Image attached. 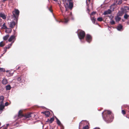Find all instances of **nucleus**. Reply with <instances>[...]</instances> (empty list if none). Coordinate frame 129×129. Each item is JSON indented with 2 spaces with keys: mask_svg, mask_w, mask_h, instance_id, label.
Masks as SVG:
<instances>
[{
  "mask_svg": "<svg viewBox=\"0 0 129 129\" xmlns=\"http://www.w3.org/2000/svg\"><path fill=\"white\" fill-rule=\"evenodd\" d=\"M15 24L16 23L14 21H12L10 22L9 26L11 28H13L14 27Z\"/></svg>",
  "mask_w": 129,
  "mask_h": 129,
  "instance_id": "nucleus-8",
  "label": "nucleus"
},
{
  "mask_svg": "<svg viewBox=\"0 0 129 129\" xmlns=\"http://www.w3.org/2000/svg\"><path fill=\"white\" fill-rule=\"evenodd\" d=\"M85 121V122H86V121H86V120H82V121H81V122H82V121Z\"/></svg>",
  "mask_w": 129,
  "mask_h": 129,
  "instance_id": "nucleus-47",
  "label": "nucleus"
},
{
  "mask_svg": "<svg viewBox=\"0 0 129 129\" xmlns=\"http://www.w3.org/2000/svg\"><path fill=\"white\" fill-rule=\"evenodd\" d=\"M81 123V122L80 123V124Z\"/></svg>",
  "mask_w": 129,
  "mask_h": 129,
  "instance_id": "nucleus-51",
  "label": "nucleus"
},
{
  "mask_svg": "<svg viewBox=\"0 0 129 129\" xmlns=\"http://www.w3.org/2000/svg\"><path fill=\"white\" fill-rule=\"evenodd\" d=\"M5 45L3 41H2L0 43V47H3Z\"/></svg>",
  "mask_w": 129,
  "mask_h": 129,
  "instance_id": "nucleus-26",
  "label": "nucleus"
},
{
  "mask_svg": "<svg viewBox=\"0 0 129 129\" xmlns=\"http://www.w3.org/2000/svg\"><path fill=\"white\" fill-rule=\"evenodd\" d=\"M12 43H12L10 44H9L8 45V46H6V49H9L12 46Z\"/></svg>",
  "mask_w": 129,
  "mask_h": 129,
  "instance_id": "nucleus-27",
  "label": "nucleus"
},
{
  "mask_svg": "<svg viewBox=\"0 0 129 129\" xmlns=\"http://www.w3.org/2000/svg\"><path fill=\"white\" fill-rule=\"evenodd\" d=\"M4 99V96H1L0 97V105H3V101Z\"/></svg>",
  "mask_w": 129,
  "mask_h": 129,
  "instance_id": "nucleus-11",
  "label": "nucleus"
},
{
  "mask_svg": "<svg viewBox=\"0 0 129 129\" xmlns=\"http://www.w3.org/2000/svg\"><path fill=\"white\" fill-rule=\"evenodd\" d=\"M32 114H33L32 113L29 112L24 115L23 117H25L26 118H29L31 117V115Z\"/></svg>",
  "mask_w": 129,
  "mask_h": 129,
  "instance_id": "nucleus-7",
  "label": "nucleus"
},
{
  "mask_svg": "<svg viewBox=\"0 0 129 129\" xmlns=\"http://www.w3.org/2000/svg\"><path fill=\"white\" fill-rule=\"evenodd\" d=\"M0 17L4 19H5L6 18V15L4 13H0Z\"/></svg>",
  "mask_w": 129,
  "mask_h": 129,
  "instance_id": "nucleus-9",
  "label": "nucleus"
},
{
  "mask_svg": "<svg viewBox=\"0 0 129 129\" xmlns=\"http://www.w3.org/2000/svg\"><path fill=\"white\" fill-rule=\"evenodd\" d=\"M8 30H6V32L7 33H10L12 31V29L10 28L8 29Z\"/></svg>",
  "mask_w": 129,
  "mask_h": 129,
  "instance_id": "nucleus-30",
  "label": "nucleus"
},
{
  "mask_svg": "<svg viewBox=\"0 0 129 129\" xmlns=\"http://www.w3.org/2000/svg\"><path fill=\"white\" fill-rule=\"evenodd\" d=\"M129 10V7L127 6H124V8L123 11L124 12H126V10Z\"/></svg>",
  "mask_w": 129,
  "mask_h": 129,
  "instance_id": "nucleus-21",
  "label": "nucleus"
},
{
  "mask_svg": "<svg viewBox=\"0 0 129 129\" xmlns=\"http://www.w3.org/2000/svg\"><path fill=\"white\" fill-rule=\"evenodd\" d=\"M22 66H17L16 67V69L17 70H19V69L21 70V69H20V68H22Z\"/></svg>",
  "mask_w": 129,
  "mask_h": 129,
  "instance_id": "nucleus-38",
  "label": "nucleus"
},
{
  "mask_svg": "<svg viewBox=\"0 0 129 129\" xmlns=\"http://www.w3.org/2000/svg\"><path fill=\"white\" fill-rule=\"evenodd\" d=\"M4 128L5 129H7V127H6Z\"/></svg>",
  "mask_w": 129,
  "mask_h": 129,
  "instance_id": "nucleus-46",
  "label": "nucleus"
},
{
  "mask_svg": "<svg viewBox=\"0 0 129 129\" xmlns=\"http://www.w3.org/2000/svg\"><path fill=\"white\" fill-rule=\"evenodd\" d=\"M22 111L21 110L19 111L18 112V117H22L24 116V115L22 114Z\"/></svg>",
  "mask_w": 129,
  "mask_h": 129,
  "instance_id": "nucleus-13",
  "label": "nucleus"
},
{
  "mask_svg": "<svg viewBox=\"0 0 129 129\" xmlns=\"http://www.w3.org/2000/svg\"><path fill=\"white\" fill-rule=\"evenodd\" d=\"M15 38V37L14 35L11 36L8 40V41L9 42L12 41Z\"/></svg>",
  "mask_w": 129,
  "mask_h": 129,
  "instance_id": "nucleus-15",
  "label": "nucleus"
},
{
  "mask_svg": "<svg viewBox=\"0 0 129 129\" xmlns=\"http://www.w3.org/2000/svg\"><path fill=\"white\" fill-rule=\"evenodd\" d=\"M78 35L79 39L80 40L83 39L85 35V31L81 29L78 30Z\"/></svg>",
  "mask_w": 129,
  "mask_h": 129,
  "instance_id": "nucleus-3",
  "label": "nucleus"
},
{
  "mask_svg": "<svg viewBox=\"0 0 129 129\" xmlns=\"http://www.w3.org/2000/svg\"><path fill=\"white\" fill-rule=\"evenodd\" d=\"M4 108V106L3 105H0V110H2Z\"/></svg>",
  "mask_w": 129,
  "mask_h": 129,
  "instance_id": "nucleus-31",
  "label": "nucleus"
},
{
  "mask_svg": "<svg viewBox=\"0 0 129 129\" xmlns=\"http://www.w3.org/2000/svg\"><path fill=\"white\" fill-rule=\"evenodd\" d=\"M5 70L4 69L0 68V72H5Z\"/></svg>",
  "mask_w": 129,
  "mask_h": 129,
  "instance_id": "nucleus-37",
  "label": "nucleus"
},
{
  "mask_svg": "<svg viewBox=\"0 0 129 129\" xmlns=\"http://www.w3.org/2000/svg\"><path fill=\"white\" fill-rule=\"evenodd\" d=\"M7 49H6V47L4 48V51H5V52H6L7 51Z\"/></svg>",
  "mask_w": 129,
  "mask_h": 129,
  "instance_id": "nucleus-43",
  "label": "nucleus"
},
{
  "mask_svg": "<svg viewBox=\"0 0 129 129\" xmlns=\"http://www.w3.org/2000/svg\"><path fill=\"white\" fill-rule=\"evenodd\" d=\"M115 20L117 22H118L121 19V18L119 17L118 16H117L115 17Z\"/></svg>",
  "mask_w": 129,
  "mask_h": 129,
  "instance_id": "nucleus-19",
  "label": "nucleus"
},
{
  "mask_svg": "<svg viewBox=\"0 0 129 129\" xmlns=\"http://www.w3.org/2000/svg\"><path fill=\"white\" fill-rule=\"evenodd\" d=\"M122 15H123V13L122 12H119L117 13V16H118L119 17V16H122Z\"/></svg>",
  "mask_w": 129,
  "mask_h": 129,
  "instance_id": "nucleus-28",
  "label": "nucleus"
},
{
  "mask_svg": "<svg viewBox=\"0 0 129 129\" xmlns=\"http://www.w3.org/2000/svg\"><path fill=\"white\" fill-rule=\"evenodd\" d=\"M54 1H57V0H53Z\"/></svg>",
  "mask_w": 129,
  "mask_h": 129,
  "instance_id": "nucleus-48",
  "label": "nucleus"
},
{
  "mask_svg": "<svg viewBox=\"0 0 129 129\" xmlns=\"http://www.w3.org/2000/svg\"><path fill=\"white\" fill-rule=\"evenodd\" d=\"M122 3V0H116L115 1H114V2L112 6H115V5H119L121 4Z\"/></svg>",
  "mask_w": 129,
  "mask_h": 129,
  "instance_id": "nucleus-5",
  "label": "nucleus"
},
{
  "mask_svg": "<svg viewBox=\"0 0 129 129\" xmlns=\"http://www.w3.org/2000/svg\"><path fill=\"white\" fill-rule=\"evenodd\" d=\"M97 20L99 21H101L103 20V19L102 17H100L98 18Z\"/></svg>",
  "mask_w": 129,
  "mask_h": 129,
  "instance_id": "nucleus-33",
  "label": "nucleus"
},
{
  "mask_svg": "<svg viewBox=\"0 0 129 129\" xmlns=\"http://www.w3.org/2000/svg\"><path fill=\"white\" fill-rule=\"evenodd\" d=\"M8 102H7L5 104V106H7L8 105Z\"/></svg>",
  "mask_w": 129,
  "mask_h": 129,
  "instance_id": "nucleus-41",
  "label": "nucleus"
},
{
  "mask_svg": "<svg viewBox=\"0 0 129 129\" xmlns=\"http://www.w3.org/2000/svg\"><path fill=\"white\" fill-rule=\"evenodd\" d=\"M122 26L120 24H119L117 26V29L119 30H120L122 28Z\"/></svg>",
  "mask_w": 129,
  "mask_h": 129,
  "instance_id": "nucleus-22",
  "label": "nucleus"
},
{
  "mask_svg": "<svg viewBox=\"0 0 129 129\" xmlns=\"http://www.w3.org/2000/svg\"><path fill=\"white\" fill-rule=\"evenodd\" d=\"M13 15H12V18L17 22L19 14V11L18 9H15L12 12Z\"/></svg>",
  "mask_w": 129,
  "mask_h": 129,
  "instance_id": "nucleus-2",
  "label": "nucleus"
},
{
  "mask_svg": "<svg viewBox=\"0 0 129 129\" xmlns=\"http://www.w3.org/2000/svg\"><path fill=\"white\" fill-rule=\"evenodd\" d=\"M17 80L20 83L24 81L25 79L22 76H21L17 78Z\"/></svg>",
  "mask_w": 129,
  "mask_h": 129,
  "instance_id": "nucleus-6",
  "label": "nucleus"
},
{
  "mask_svg": "<svg viewBox=\"0 0 129 129\" xmlns=\"http://www.w3.org/2000/svg\"><path fill=\"white\" fill-rule=\"evenodd\" d=\"M7 73H6V75L8 77H9L12 76V73H11V71H6Z\"/></svg>",
  "mask_w": 129,
  "mask_h": 129,
  "instance_id": "nucleus-16",
  "label": "nucleus"
},
{
  "mask_svg": "<svg viewBox=\"0 0 129 129\" xmlns=\"http://www.w3.org/2000/svg\"><path fill=\"white\" fill-rule=\"evenodd\" d=\"M91 20L94 23L95 22V21L96 20V19L94 17H91Z\"/></svg>",
  "mask_w": 129,
  "mask_h": 129,
  "instance_id": "nucleus-29",
  "label": "nucleus"
},
{
  "mask_svg": "<svg viewBox=\"0 0 129 129\" xmlns=\"http://www.w3.org/2000/svg\"><path fill=\"white\" fill-rule=\"evenodd\" d=\"M64 0H63V1H64Z\"/></svg>",
  "mask_w": 129,
  "mask_h": 129,
  "instance_id": "nucleus-52",
  "label": "nucleus"
},
{
  "mask_svg": "<svg viewBox=\"0 0 129 129\" xmlns=\"http://www.w3.org/2000/svg\"><path fill=\"white\" fill-rule=\"evenodd\" d=\"M69 2H72V0H68Z\"/></svg>",
  "mask_w": 129,
  "mask_h": 129,
  "instance_id": "nucleus-44",
  "label": "nucleus"
},
{
  "mask_svg": "<svg viewBox=\"0 0 129 129\" xmlns=\"http://www.w3.org/2000/svg\"><path fill=\"white\" fill-rule=\"evenodd\" d=\"M54 118L53 117L51 118L50 119H48L47 122H49L51 123L54 121Z\"/></svg>",
  "mask_w": 129,
  "mask_h": 129,
  "instance_id": "nucleus-17",
  "label": "nucleus"
},
{
  "mask_svg": "<svg viewBox=\"0 0 129 129\" xmlns=\"http://www.w3.org/2000/svg\"><path fill=\"white\" fill-rule=\"evenodd\" d=\"M60 129H64V127L62 125H60Z\"/></svg>",
  "mask_w": 129,
  "mask_h": 129,
  "instance_id": "nucleus-40",
  "label": "nucleus"
},
{
  "mask_svg": "<svg viewBox=\"0 0 129 129\" xmlns=\"http://www.w3.org/2000/svg\"><path fill=\"white\" fill-rule=\"evenodd\" d=\"M110 23L112 25H114L115 24V21L113 20H112L110 22Z\"/></svg>",
  "mask_w": 129,
  "mask_h": 129,
  "instance_id": "nucleus-34",
  "label": "nucleus"
},
{
  "mask_svg": "<svg viewBox=\"0 0 129 129\" xmlns=\"http://www.w3.org/2000/svg\"><path fill=\"white\" fill-rule=\"evenodd\" d=\"M6 89L7 90H10L11 88V87L10 85H8L6 87Z\"/></svg>",
  "mask_w": 129,
  "mask_h": 129,
  "instance_id": "nucleus-23",
  "label": "nucleus"
},
{
  "mask_svg": "<svg viewBox=\"0 0 129 129\" xmlns=\"http://www.w3.org/2000/svg\"><path fill=\"white\" fill-rule=\"evenodd\" d=\"M3 27L4 29H7V26L5 25V23H4L3 25Z\"/></svg>",
  "mask_w": 129,
  "mask_h": 129,
  "instance_id": "nucleus-36",
  "label": "nucleus"
},
{
  "mask_svg": "<svg viewBox=\"0 0 129 129\" xmlns=\"http://www.w3.org/2000/svg\"><path fill=\"white\" fill-rule=\"evenodd\" d=\"M127 118L129 119V117H127Z\"/></svg>",
  "mask_w": 129,
  "mask_h": 129,
  "instance_id": "nucleus-50",
  "label": "nucleus"
},
{
  "mask_svg": "<svg viewBox=\"0 0 129 129\" xmlns=\"http://www.w3.org/2000/svg\"><path fill=\"white\" fill-rule=\"evenodd\" d=\"M1 20L2 21V19H0V21H1Z\"/></svg>",
  "mask_w": 129,
  "mask_h": 129,
  "instance_id": "nucleus-49",
  "label": "nucleus"
},
{
  "mask_svg": "<svg viewBox=\"0 0 129 129\" xmlns=\"http://www.w3.org/2000/svg\"><path fill=\"white\" fill-rule=\"evenodd\" d=\"M89 128L88 125H87L83 127L82 129H88Z\"/></svg>",
  "mask_w": 129,
  "mask_h": 129,
  "instance_id": "nucleus-32",
  "label": "nucleus"
},
{
  "mask_svg": "<svg viewBox=\"0 0 129 129\" xmlns=\"http://www.w3.org/2000/svg\"><path fill=\"white\" fill-rule=\"evenodd\" d=\"M102 114L104 119L107 123H110L112 121L114 118L113 115L111 111H105Z\"/></svg>",
  "mask_w": 129,
  "mask_h": 129,
  "instance_id": "nucleus-1",
  "label": "nucleus"
},
{
  "mask_svg": "<svg viewBox=\"0 0 129 129\" xmlns=\"http://www.w3.org/2000/svg\"><path fill=\"white\" fill-rule=\"evenodd\" d=\"M9 125V124H7V127Z\"/></svg>",
  "mask_w": 129,
  "mask_h": 129,
  "instance_id": "nucleus-45",
  "label": "nucleus"
},
{
  "mask_svg": "<svg viewBox=\"0 0 129 129\" xmlns=\"http://www.w3.org/2000/svg\"><path fill=\"white\" fill-rule=\"evenodd\" d=\"M69 7L70 9H72L73 7V3L72 2H69Z\"/></svg>",
  "mask_w": 129,
  "mask_h": 129,
  "instance_id": "nucleus-20",
  "label": "nucleus"
},
{
  "mask_svg": "<svg viewBox=\"0 0 129 129\" xmlns=\"http://www.w3.org/2000/svg\"><path fill=\"white\" fill-rule=\"evenodd\" d=\"M112 11L110 9H108L107 11H105L104 13V14L106 15L108 14H110L111 13Z\"/></svg>",
  "mask_w": 129,
  "mask_h": 129,
  "instance_id": "nucleus-10",
  "label": "nucleus"
},
{
  "mask_svg": "<svg viewBox=\"0 0 129 129\" xmlns=\"http://www.w3.org/2000/svg\"><path fill=\"white\" fill-rule=\"evenodd\" d=\"M69 16H68L67 17H65L63 20V22L65 23L68 22L69 20Z\"/></svg>",
  "mask_w": 129,
  "mask_h": 129,
  "instance_id": "nucleus-12",
  "label": "nucleus"
},
{
  "mask_svg": "<svg viewBox=\"0 0 129 129\" xmlns=\"http://www.w3.org/2000/svg\"><path fill=\"white\" fill-rule=\"evenodd\" d=\"M9 37V35H6V36L3 37V39L4 40H7Z\"/></svg>",
  "mask_w": 129,
  "mask_h": 129,
  "instance_id": "nucleus-24",
  "label": "nucleus"
},
{
  "mask_svg": "<svg viewBox=\"0 0 129 129\" xmlns=\"http://www.w3.org/2000/svg\"><path fill=\"white\" fill-rule=\"evenodd\" d=\"M121 112H122V113L123 115L125 114L126 112L124 110H122Z\"/></svg>",
  "mask_w": 129,
  "mask_h": 129,
  "instance_id": "nucleus-39",
  "label": "nucleus"
},
{
  "mask_svg": "<svg viewBox=\"0 0 129 129\" xmlns=\"http://www.w3.org/2000/svg\"><path fill=\"white\" fill-rule=\"evenodd\" d=\"M129 16V15H128L126 14H125L124 16V18L125 19H127Z\"/></svg>",
  "mask_w": 129,
  "mask_h": 129,
  "instance_id": "nucleus-35",
  "label": "nucleus"
},
{
  "mask_svg": "<svg viewBox=\"0 0 129 129\" xmlns=\"http://www.w3.org/2000/svg\"><path fill=\"white\" fill-rule=\"evenodd\" d=\"M92 36L90 35L87 34L85 37V40L88 43H90L92 41Z\"/></svg>",
  "mask_w": 129,
  "mask_h": 129,
  "instance_id": "nucleus-4",
  "label": "nucleus"
},
{
  "mask_svg": "<svg viewBox=\"0 0 129 129\" xmlns=\"http://www.w3.org/2000/svg\"><path fill=\"white\" fill-rule=\"evenodd\" d=\"M49 11H50V12H52V11H53V10H52V9H51V7H50V8H49Z\"/></svg>",
  "mask_w": 129,
  "mask_h": 129,
  "instance_id": "nucleus-42",
  "label": "nucleus"
},
{
  "mask_svg": "<svg viewBox=\"0 0 129 129\" xmlns=\"http://www.w3.org/2000/svg\"><path fill=\"white\" fill-rule=\"evenodd\" d=\"M56 122L57 124H58V125H62V124H61V122H60V121L56 117Z\"/></svg>",
  "mask_w": 129,
  "mask_h": 129,
  "instance_id": "nucleus-25",
  "label": "nucleus"
},
{
  "mask_svg": "<svg viewBox=\"0 0 129 129\" xmlns=\"http://www.w3.org/2000/svg\"><path fill=\"white\" fill-rule=\"evenodd\" d=\"M2 82L3 84H6L8 83V81L5 78L3 79L2 80Z\"/></svg>",
  "mask_w": 129,
  "mask_h": 129,
  "instance_id": "nucleus-14",
  "label": "nucleus"
},
{
  "mask_svg": "<svg viewBox=\"0 0 129 129\" xmlns=\"http://www.w3.org/2000/svg\"><path fill=\"white\" fill-rule=\"evenodd\" d=\"M44 114L46 117H48L50 115V112L48 111H46L45 112Z\"/></svg>",
  "mask_w": 129,
  "mask_h": 129,
  "instance_id": "nucleus-18",
  "label": "nucleus"
}]
</instances>
